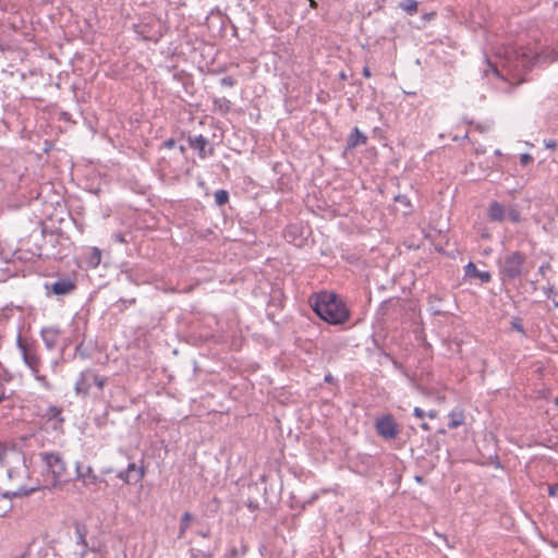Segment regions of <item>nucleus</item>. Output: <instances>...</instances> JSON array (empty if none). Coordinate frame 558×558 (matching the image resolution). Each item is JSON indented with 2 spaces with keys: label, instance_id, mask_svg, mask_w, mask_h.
Returning <instances> with one entry per match:
<instances>
[{
  "label": "nucleus",
  "instance_id": "47",
  "mask_svg": "<svg viewBox=\"0 0 558 558\" xmlns=\"http://www.w3.org/2000/svg\"><path fill=\"white\" fill-rule=\"evenodd\" d=\"M197 534L204 538H208L210 536V530L209 529L199 530V531H197Z\"/></svg>",
  "mask_w": 558,
  "mask_h": 558
},
{
  "label": "nucleus",
  "instance_id": "56",
  "mask_svg": "<svg viewBox=\"0 0 558 558\" xmlns=\"http://www.w3.org/2000/svg\"><path fill=\"white\" fill-rule=\"evenodd\" d=\"M179 150H180V153H181L182 155H184V154H185V151H186V148H185V146L180 145V146H179Z\"/></svg>",
  "mask_w": 558,
  "mask_h": 558
},
{
  "label": "nucleus",
  "instance_id": "15",
  "mask_svg": "<svg viewBox=\"0 0 558 558\" xmlns=\"http://www.w3.org/2000/svg\"><path fill=\"white\" fill-rule=\"evenodd\" d=\"M74 530L76 536V545L82 546V556L84 557L89 550H93L87 542L88 527L84 522L75 521Z\"/></svg>",
  "mask_w": 558,
  "mask_h": 558
},
{
  "label": "nucleus",
  "instance_id": "44",
  "mask_svg": "<svg viewBox=\"0 0 558 558\" xmlns=\"http://www.w3.org/2000/svg\"><path fill=\"white\" fill-rule=\"evenodd\" d=\"M75 353L76 354H80L81 357L85 359L87 355L86 353L83 351V342L78 343L75 348Z\"/></svg>",
  "mask_w": 558,
  "mask_h": 558
},
{
  "label": "nucleus",
  "instance_id": "51",
  "mask_svg": "<svg viewBox=\"0 0 558 558\" xmlns=\"http://www.w3.org/2000/svg\"><path fill=\"white\" fill-rule=\"evenodd\" d=\"M389 303H390V300H387L380 304L379 312H381L383 315L385 314V311L387 310V306Z\"/></svg>",
  "mask_w": 558,
  "mask_h": 558
},
{
  "label": "nucleus",
  "instance_id": "30",
  "mask_svg": "<svg viewBox=\"0 0 558 558\" xmlns=\"http://www.w3.org/2000/svg\"><path fill=\"white\" fill-rule=\"evenodd\" d=\"M135 303H136V299L135 298H131V299L120 298L119 301L117 302V304L120 305V311L121 312H123L129 306L134 305Z\"/></svg>",
  "mask_w": 558,
  "mask_h": 558
},
{
  "label": "nucleus",
  "instance_id": "36",
  "mask_svg": "<svg viewBox=\"0 0 558 558\" xmlns=\"http://www.w3.org/2000/svg\"><path fill=\"white\" fill-rule=\"evenodd\" d=\"M268 307L282 308V300L280 298L271 296L268 302Z\"/></svg>",
  "mask_w": 558,
  "mask_h": 558
},
{
  "label": "nucleus",
  "instance_id": "54",
  "mask_svg": "<svg viewBox=\"0 0 558 558\" xmlns=\"http://www.w3.org/2000/svg\"><path fill=\"white\" fill-rule=\"evenodd\" d=\"M267 318H268L269 320H271V322H275V313H272V312H268V313H267Z\"/></svg>",
  "mask_w": 558,
  "mask_h": 558
},
{
  "label": "nucleus",
  "instance_id": "28",
  "mask_svg": "<svg viewBox=\"0 0 558 558\" xmlns=\"http://www.w3.org/2000/svg\"><path fill=\"white\" fill-rule=\"evenodd\" d=\"M34 378L40 384V386L47 390V391H51L53 389V386L52 384L47 379V377L45 375H41L39 373V371H37V373H32Z\"/></svg>",
  "mask_w": 558,
  "mask_h": 558
},
{
  "label": "nucleus",
  "instance_id": "22",
  "mask_svg": "<svg viewBox=\"0 0 558 558\" xmlns=\"http://www.w3.org/2000/svg\"><path fill=\"white\" fill-rule=\"evenodd\" d=\"M193 520H194V515L191 512L186 511L182 514V517L180 519V524H179L178 538L184 537V535Z\"/></svg>",
  "mask_w": 558,
  "mask_h": 558
},
{
  "label": "nucleus",
  "instance_id": "24",
  "mask_svg": "<svg viewBox=\"0 0 558 558\" xmlns=\"http://www.w3.org/2000/svg\"><path fill=\"white\" fill-rule=\"evenodd\" d=\"M398 8L412 16L418 11V2L416 0H402L399 2Z\"/></svg>",
  "mask_w": 558,
  "mask_h": 558
},
{
  "label": "nucleus",
  "instance_id": "9",
  "mask_svg": "<svg viewBox=\"0 0 558 558\" xmlns=\"http://www.w3.org/2000/svg\"><path fill=\"white\" fill-rule=\"evenodd\" d=\"M375 427L377 434L386 440L395 439L399 434L398 424L391 414L377 418Z\"/></svg>",
  "mask_w": 558,
  "mask_h": 558
},
{
  "label": "nucleus",
  "instance_id": "2",
  "mask_svg": "<svg viewBox=\"0 0 558 558\" xmlns=\"http://www.w3.org/2000/svg\"><path fill=\"white\" fill-rule=\"evenodd\" d=\"M487 65L496 77L509 82L514 81V85H520L525 82L524 75L531 71L533 66V60L525 52H519L518 50L507 52V56L502 60V68L507 71V75L511 76V78H508L504 74L502 70H500L489 60L487 61Z\"/></svg>",
  "mask_w": 558,
  "mask_h": 558
},
{
  "label": "nucleus",
  "instance_id": "29",
  "mask_svg": "<svg viewBox=\"0 0 558 558\" xmlns=\"http://www.w3.org/2000/svg\"><path fill=\"white\" fill-rule=\"evenodd\" d=\"M36 490H37V488H35V487H32V488H29V489H26V488L21 487L19 490L13 492V493H11V494L5 493V494H4V497H11V496H12V497L28 496V495H31L32 493L36 492Z\"/></svg>",
  "mask_w": 558,
  "mask_h": 558
},
{
  "label": "nucleus",
  "instance_id": "4",
  "mask_svg": "<svg viewBox=\"0 0 558 558\" xmlns=\"http://www.w3.org/2000/svg\"><path fill=\"white\" fill-rule=\"evenodd\" d=\"M38 456L45 464L47 473L51 476V487H61L71 481L66 461L61 452L43 451Z\"/></svg>",
  "mask_w": 558,
  "mask_h": 558
},
{
  "label": "nucleus",
  "instance_id": "10",
  "mask_svg": "<svg viewBox=\"0 0 558 558\" xmlns=\"http://www.w3.org/2000/svg\"><path fill=\"white\" fill-rule=\"evenodd\" d=\"M75 480L81 481L85 487L99 483L107 484V481L102 476L95 474L90 465L84 466L80 461L75 462Z\"/></svg>",
  "mask_w": 558,
  "mask_h": 558
},
{
  "label": "nucleus",
  "instance_id": "63",
  "mask_svg": "<svg viewBox=\"0 0 558 558\" xmlns=\"http://www.w3.org/2000/svg\"><path fill=\"white\" fill-rule=\"evenodd\" d=\"M555 405L558 407V398L555 399Z\"/></svg>",
  "mask_w": 558,
  "mask_h": 558
},
{
  "label": "nucleus",
  "instance_id": "55",
  "mask_svg": "<svg viewBox=\"0 0 558 558\" xmlns=\"http://www.w3.org/2000/svg\"><path fill=\"white\" fill-rule=\"evenodd\" d=\"M339 78L342 80V81L347 80V74L343 71L340 72L339 73Z\"/></svg>",
  "mask_w": 558,
  "mask_h": 558
},
{
  "label": "nucleus",
  "instance_id": "26",
  "mask_svg": "<svg viewBox=\"0 0 558 558\" xmlns=\"http://www.w3.org/2000/svg\"><path fill=\"white\" fill-rule=\"evenodd\" d=\"M393 201L404 206L405 210L403 213L405 215H409L413 211V206L411 204L410 198L407 195L398 194L393 197Z\"/></svg>",
  "mask_w": 558,
  "mask_h": 558
},
{
  "label": "nucleus",
  "instance_id": "14",
  "mask_svg": "<svg viewBox=\"0 0 558 558\" xmlns=\"http://www.w3.org/2000/svg\"><path fill=\"white\" fill-rule=\"evenodd\" d=\"M60 336L61 329L57 326L44 327L40 330V337L48 350H53L57 347Z\"/></svg>",
  "mask_w": 558,
  "mask_h": 558
},
{
  "label": "nucleus",
  "instance_id": "53",
  "mask_svg": "<svg viewBox=\"0 0 558 558\" xmlns=\"http://www.w3.org/2000/svg\"><path fill=\"white\" fill-rule=\"evenodd\" d=\"M308 1V4L312 9H317L318 8V2L316 0H307Z\"/></svg>",
  "mask_w": 558,
  "mask_h": 558
},
{
  "label": "nucleus",
  "instance_id": "61",
  "mask_svg": "<svg viewBox=\"0 0 558 558\" xmlns=\"http://www.w3.org/2000/svg\"><path fill=\"white\" fill-rule=\"evenodd\" d=\"M435 315H440L441 314V311L437 310L434 312Z\"/></svg>",
  "mask_w": 558,
  "mask_h": 558
},
{
  "label": "nucleus",
  "instance_id": "25",
  "mask_svg": "<svg viewBox=\"0 0 558 558\" xmlns=\"http://www.w3.org/2000/svg\"><path fill=\"white\" fill-rule=\"evenodd\" d=\"M506 216H508L509 220L513 223H520L522 220L520 210L515 204H512L506 208Z\"/></svg>",
  "mask_w": 558,
  "mask_h": 558
},
{
  "label": "nucleus",
  "instance_id": "62",
  "mask_svg": "<svg viewBox=\"0 0 558 558\" xmlns=\"http://www.w3.org/2000/svg\"><path fill=\"white\" fill-rule=\"evenodd\" d=\"M8 476L12 477V471L11 470H8Z\"/></svg>",
  "mask_w": 558,
  "mask_h": 558
},
{
  "label": "nucleus",
  "instance_id": "16",
  "mask_svg": "<svg viewBox=\"0 0 558 558\" xmlns=\"http://www.w3.org/2000/svg\"><path fill=\"white\" fill-rule=\"evenodd\" d=\"M486 216L490 222L501 223L506 219V207L497 201H492L488 204Z\"/></svg>",
  "mask_w": 558,
  "mask_h": 558
},
{
  "label": "nucleus",
  "instance_id": "18",
  "mask_svg": "<svg viewBox=\"0 0 558 558\" xmlns=\"http://www.w3.org/2000/svg\"><path fill=\"white\" fill-rule=\"evenodd\" d=\"M284 238L288 242H294L296 245H301L305 240L302 234V227L298 225H289L284 230Z\"/></svg>",
  "mask_w": 558,
  "mask_h": 558
},
{
  "label": "nucleus",
  "instance_id": "35",
  "mask_svg": "<svg viewBox=\"0 0 558 558\" xmlns=\"http://www.w3.org/2000/svg\"><path fill=\"white\" fill-rule=\"evenodd\" d=\"M236 84V80L232 76H225L220 80L221 86L233 87Z\"/></svg>",
  "mask_w": 558,
  "mask_h": 558
},
{
  "label": "nucleus",
  "instance_id": "8",
  "mask_svg": "<svg viewBox=\"0 0 558 558\" xmlns=\"http://www.w3.org/2000/svg\"><path fill=\"white\" fill-rule=\"evenodd\" d=\"M146 474L144 464L137 465L135 462L130 461L125 469L116 472V477L121 480L126 485H136Z\"/></svg>",
  "mask_w": 558,
  "mask_h": 558
},
{
  "label": "nucleus",
  "instance_id": "49",
  "mask_svg": "<svg viewBox=\"0 0 558 558\" xmlns=\"http://www.w3.org/2000/svg\"><path fill=\"white\" fill-rule=\"evenodd\" d=\"M247 489H248V492H254V493H259V490H260L257 483L248 485Z\"/></svg>",
  "mask_w": 558,
  "mask_h": 558
},
{
  "label": "nucleus",
  "instance_id": "64",
  "mask_svg": "<svg viewBox=\"0 0 558 558\" xmlns=\"http://www.w3.org/2000/svg\"><path fill=\"white\" fill-rule=\"evenodd\" d=\"M495 154H496V155H500L501 153H500V150H499V149H496Z\"/></svg>",
  "mask_w": 558,
  "mask_h": 558
},
{
  "label": "nucleus",
  "instance_id": "21",
  "mask_svg": "<svg viewBox=\"0 0 558 558\" xmlns=\"http://www.w3.org/2000/svg\"><path fill=\"white\" fill-rule=\"evenodd\" d=\"M88 267L96 268L101 262V251L98 247H92L85 257Z\"/></svg>",
  "mask_w": 558,
  "mask_h": 558
},
{
  "label": "nucleus",
  "instance_id": "31",
  "mask_svg": "<svg viewBox=\"0 0 558 558\" xmlns=\"http://www.w3.org/2000/svg\"><path fill=\"white\" fill-rule=\"evenodd\" d=\"M214 556V550H201V549H197V550H194L192 549V558H213Z\"/></svg>",
  "mask_w": 558,
  "mask_h": 558
},
{
  "label": "nucleus",
  "instance_id": "38",
  "mask_svg": "<svg viewBox=\"0 0 558 558\" xmlns=\"http://www.w3.org/2000/svg\"><path fill=\"white\" fill-rule=\"evenodd\" d=\"M547 490L550 497H555L558 494V482L549 484Z\"/></svg>",
  "mask_w": 558,
  "mask_h": 558
},
{
  "label": "nucleus",
  "instance_id": "19",
  "mask_svg": "<svg viewBox=\"0 0 558 558\" xmlns=\"http://www.w3.org/2000/svg\"><path fill=\"white\" fill-rule=\"evenodd\" d=\"M464 424V412L461 408H454L448 414V428L454 429Z\"/></svg>",
  "mask_w": 558,
  "mask_h": 558
},
{
  "label": "nucleus",
  "instance_id": "41",
  "mask_svg": "<svg viewBox=\"0 0 558 558\" xmlns=\"http://www.w3.org/2000/svg\"><path fill=\"white\" fill-rule=\"evenodd\" d=\"M413 415L418 417V418H424L426 413L421 408L415 407L414 411H413Z\"/></svg>",
  "mask_w": 558,
  "mask_h": 558
},
{
  "label": "nucleus",
  "instance_id": "5",
  "mask_svg": "<svg viewBox=\"0 0 558 558\" xmlns=\"http://www.w3.org/2000/svg\"><path fill=\"white\" fill-rule=\"evenodd\" d=\"M106 384L107 378L99 376L93 369H86L80 374L75 383L74 389L76 395H81L82 397L85 398L89 393L92 386H96L101 391Z\"/></svg>",
  "mask_w": 558,
  "mask_h": 558
},
{
  "label": "nucleus",
  "instance_id": "17",
  "mask_svg": "<svg viewBox=\"0 0 558 558\" xmlns=\"http://www.w3.org/2000/svg\"><path fill=\"white\" fill-rule=\"evenodd\" d=\"M464 277L476 278L480 280L481 284L488 283L492 281V274L489 271L478 270L473 262H469L464 266Z\"/></svg>",
  "mask_w": 558,
  "mask_h": 558
},
{
  "label": "nucleus",
  "instance_id": "52",
  "mask_svg": "<svg viewBox=\"0 0 558 558\" xmlns=\"http://www.w3.org/2000/svg\"><path fill=\"white\" fill-rule=\"evenodd\" d=\"M426 415L430 418H436L437 417V411L436 410H430L428 413H426Z\"/></svg>",
  "mask_w": 558,
  "mask_h": 558
},
{
  "label": "nucleus",
  "instance_id": "27",
  "mask_svg": "<svg viewBox=\"0 0 558 558\" xmlns=\"http://www.w3.org/2000/svg\"><path fill=\"white\" fill-rule=\"evenodd\" d=\"M215 203L217 206H225L230 198L229 192L227 190H218L215 192Z\"/></svg>",
  "mask_w": 558,
  "mask_h": 558
},
{
  "label": "nucleus",
  "instance_id": "13",
  "mask_svg": "<svg viewBox=\"0 0 558 558\" xmlns=\"http://www.w3.org/2000/svg\"><path fill=\"white\" fill-rule=\"evenodd\" d=\"M368 137L357 126H354L351 133L347 137L343 155L354 149L357 146H364L367 144Z\"/></svg>",
  "mask_w": 558,
  "mask_h": 558
},
{
  "label": "nucleus",
  "instance_id": "45",
  "mask_svg": "<svg viewBox=\"0 0 558 558\" xmlns=\"http://www.w3.org/2000/svg\"><path fill=\"white\" fill-rule=\"evenodd\" d=\"M117 470H114L113 468H104L100 470V476L104 477V475H107V474H110V473H116Z\"/></svg>",
  "mask_w": 558,
  "mask_h": 558
},
{
  "label": "nucleus",
  "instance_id": "48",
  "mask_svg": "<svg viewBox=\"0 0 558 558\" xmlns=\"http://www.w3.org/2000/svg\"><path fill=\"white\" fill-rule=\"evenodd\" d=\"M324 380H325V383H328V384L336 383V378L330 373L325 375Z\"/></svg>",
  "mask_w": 558,
  "mask_h": 558
},
{
  "label": "nucleus",
  "instance_id": "12",
  "mask_svg": "<svg viewBox=\"0 0 558 558\" xmlns=\"http://www.w3.org/2000/svg\"><path fill=\"white\" fill-rule=\"evenodd\" d=\"M63 410L57 405H50L46 409L45 413L41 417L46 421L47 424H51V427L57 430L62 427L65 418L63 416Z\"/></svg>",
  "mask_w": 558,
  "mask_h": 558
},
{
  "label": "nucleus",
  "instance_id": "37",
  "mask_svg": "<svg viewBox=\"0 0 558 558\" xmlns=\"http://www.w3.org/2000/svg\"><path fill=\"white\" fill-rule=\"evenodd\" d=\"M533 157L532 155L527 154V153H524V154H521L520 155V165L521 166H527L529 163H531L533 161Z\"/></svg>",
  "mask_w": 558,
  "mask_h": 558
},
{
  "label": "nucleus",
  "instance_id": "6",
  "mask_svg": "<svg viewBox=\"0 0 558 558\" xmlns=\"http://www.w3.org/2000/svg\"><path fill=\"white\" fill-rule=\"evenodd\" d=\"M44 287L47 295L61 299L73 294L77 289V282L76 279L69 276H61L53 281L45 282Z\"/></svg>",
  "mask_w": 558,
  "mask_h": 558
},
{
  "label": "nucleus",
  "instance_id": "34",
  "mask_svg": "<svg viewBox=\"0 0 558 558\" xmlns=\"http://www.w3.org/2000/svg\"><path fill=\"white\" fill-rule=\"evenodd\" d=\"M245 505L250 509V511H252V512H254V511L259 509V502L257 501V499L252 498V497L247 498Z\"/></svg>",
  "mask_w": 558,
  "mask_h": 558
},
{
  "label": "nucleus",
  "instance_id": "58",
  "mask_svg": "<svg viewBox=\"0 0 558 558\" xmlns=\"http://www.w3.org/2000/svg\"><path fill=\"white\" fill-rule=\"evenodd\" d=\"M263 492H264V496H266L267 495V487L266 486L263 488ZM265 501L268 502L267 497H265Z\"/></svg>",
  "mask_w": 558,
  "mask_h": 558
},
{
  "label": "nucleus",
  "instance_id": "39",
  "mask_svg": "<svg viewBox=\"0 0 558 558\" xmlns=\"http://www.w3.org/2000/svg\"><path fill=\"white\" fill-rule=\"evenodd\" d=\"M175 140L174 138H168L166 140L162 145H161V148H168V149H171V148H174L175 147Z\"/></svg>",
  "mask_w": 558,
  "mask_h": 558
},
{
  "label": "nucleus",
  "instance_id": "32",
  "mask_svg": "<svg viewBox=\"0 0 558 558\" xmlns=\"http://www.w3.org/2000/svg\"><path fill=\"white\" fill-rule=\"evenodd\" d=\"M511 328L518 332H522L524 333V328H523V324H522V319L520 317H513L511 319Z\"/></svg>",
  "mask_w": 558,
  "mask_h": 558
},
{
  "label": "nucleus",
  "instance_id": "40",
  "mask_svg": "<svg viewBox=\"0 0 558 558\" xmlns=\"http://www.w3.org/2000/svg\"><path fill=\"white\" fill-rule=\"evenodd\" d=\"M544 146L554 150L557 147V142L555 140H544Z\"/></svg>",
  "mask_w": 558,
  "mask_h": 558
},
{
  "label": "nucleus",
  "instance_id": "42",
  "mask_svg": "<svg viewBox=\"0 0 558 558\" xmlns=\"http://www.w3.org/2000/svg\"><path fill=\"white\" fill-rule=\"evenodd\" d=\"M5 454H7V447L2 442H0V464H3Z\"/></svg>",
  "mask_w": 558,
  "mask_h": 558
},
{
  "label": "nucleus",
  "instance_id": "7",
  "mask_svg": "<svg viewBox=\"0 0 558 558\" xmlns=\"http://www.w3.org/2000/svg\"><path fill=\"white\" fill-rule=\"evenodd\" d=\"M16 347L21 352L23 362L32 371L37 373L41 367V357L37 352V345L34 342H28L22 338L21 335L16 338Z\"/></svg>",
  "mask_w": 558,
  "mask_h": 558
},
{
  "label": "nucleus",
  "instance_id": "50",
  "mask_svg": "<svg viewBox=\"0 0 558 558\" xmlns=\"http://www.w3.org/2000/svg\"><path fill=\"white\" fill-rule=\"evenodd\" d=\"M362 74H363L364 77L369 78L372 76L371 69L368 66H364L363 71H362Z\"/></svg>",
  "mask_w": 558,
  "mask_h": 558
},
{
  "label": "nucleus",
  "instance_id": "1",
  "mask_svg": "<svg viewBox=\"0 0 558 558\" xmlns=\"http://www.w3.org/2000/svg\"><path fill=\"white\" fill-rule=\"evenodd\" d=\"M308 303L319 319L329 325H343L351 317V312L345 302L333 291L315 292L310 296Z\"/></svg>",
  "mask_w": 558,
  "mask_h": 558
},
{
  "label": "nucleus",
  "instance_id": "46",
  "mask_svg": "<svg viewBox=\"0 0 558 558\" xmlns=\"http://www.w3.org/2000/svg\"><path fill=\"white\" fill-rule=\"evenodd\" d=\"M543 290H544L546 298L550 299L551 294L554 293V286H548V287L544 288Z\"/></svg>",
  "mask_w": 558,
  "mask_h": 558
},
{
  "label": "nucleus",
  "instance_id": "3",
  "mask_svg": "<svg viewBox=\"0 0 558 558\" xmlns=\"http://www.w3.org/2000/svg\"><path fill=\"white\" fill-rule=\"evenodd\" d=\"M527 256L520 251L508 252L496 260L498 276L502 283L519 280L527 272Z\"/></svg>",
  "mask_w": 558,
  "mask_h": 558
},
{
  "label": "nucleus",
  "instance_id": "11",
  "mask_svg": "<svg viewBox=\"0 0 558 558\" xmlns=\"http://www.w3.org/2000/svg\"><path fill=\"white\" fill-rule=\"evenodd\" d=\"M187 143L192 149L197 150V155L201 159H205L207 157L214 156V154H215L214 146L202 134L196 135V136L189 135Z\"/></svg>",
  "mask_w": 558,
  "mask_h": 558
},
{
  "label": "nucleus",
  "instance_id": "23",
  "mask_svg": "<svg viewBox=\"0 0 558 558\" xmlns=\"http://www.w3.org/2000/svg\"><path fill=\"white\" fill-rule=\"evenodd\" d=\"M11 379L12 376L7 371L0 373V403L8 400L13 393L12 391L8 393L4 386V384L11 381Z\"/></svg>",
  "mask_w": 558,
  "mask_h": 558
},
{
  "label": "nucleus",
  "instance_id": "60",
  "mask_svg": "<svg viewBox=\"0 0 558 558\" xmlns=\"http://www.w3.org/2000/svg\"><path fill=\"white\" fill-rule=\"evenodd\" d=\"M236 555V549L235 548H232L231 549V556H235Z\"/></svg>",
  "mask_w": 558,
  "mask_h": 558
},
{
  "label": "nucleus",
  "instance_id": "20",
  "mask_svg": "<svg viewBox=\"0 0 558 558\" xmlns=\"http://www.w3.org/2000/svg\"><path fill=\"white\" fill-rule=\"evenodd\" d=\"M213 105H214V111L215 112H218V113L225 116L228 112H230L232 104L226 97H221V98L216 97L213 100Z\"/></svg>",
  "mask_w": 558,
  "mask_h": 558
},
{
  "label": "nucleus",
  "instance_id": "59",
  "mask_svg": "<svg viewBox=\"0 0 558 558\" xmlns=\"http://www.w3.org/2000/svg\"><path fill=\"white\" fill-rule=\"evenodd\" d=\"M553 308H558V302L556 300H553Z\"/></svg>",
  "mask_w": 558,
  "mask_h": 558
},
{
  "label": "nucleus",
  "instance_id": "57",
  "mask_svg": "<svg viewBox=\"0 0 558 558\" xmlns=\"http://www.w3.org/2000/svg\"><path fill=\"white\" fill-rule=\"evenodd\" d=\"M421 428L425 429V430H428L429 429V426L427 423H422L421 424Z\"/></svg>",
  "mask_w": 558,
  "mask_h": 558
},
{
  "label": "nucleus",
  "instance_id": "43",
  "mask_svg": "<svg viewBox=\"0 0 558 558\" xmlns=\"http://www.w3.org/2000/svg\"><path fill=\"white\" fill-rule=\"evenodd\" d=\"M550 269V265L548 263H544L538 268V274L545 276L546 271Z\"/></svg>",
  "mask_w": 558,
  "mask_h": 558
},
{
  "label": "nucleus",
  "instance_id": "33",
  "mask_svg": "<svg viewBox=\"0 0 558 558\" xmlns=\"http://www.w3.org/2000/svg\"><path fill=\"white\" fill-rule=\"evenodd\" d=\"M111 238H112V241L116 243H121V244L129 243V241L126 239V234L122 233V232H116L111 235Z\"/></svg>",
  "mask_w": 558,
  "mask_h": 558
}]
</instances>
